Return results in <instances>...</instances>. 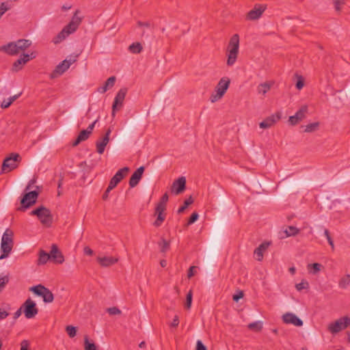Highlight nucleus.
<instances>
[{
	"mask_svg": "<svg viewBox=\"0 0 350 350\" xmlns=\"http://www.w3.org/2000/svg\"><path fill=\"white\" fill-rule=\"evenodd\" d=\"M79 12V10H76L69 23L66 25L55 37L53 38V42L54 44H57L62 42L69 35L77 31L82 21V18L78 16Z\"/></svg>",
	"mask_w": 350,
	"mask_h": 350,
	"instance_id": "nucleus-1",
	"label": "nucleus"
},
{
	"mask_svg": "<svg viewBox=\"0 0 350 350\" xmlns=\"http://www.w3.org/2000/svg\"><path fill=\"white\" fill-rule=\"evenodd\" d=\"M79 12V10H76L69 23L66 25L55 37L53 38V42L54 44H57L62 42L69 35L77 31L82 21V18L78 16Z\"/></svg>",
	"mask_w": 350,
	"mask_h": 350,
	"instance_id": "nucleus-2",
	"label": "nucleus"
},
{
	"mask_svg": "<svg viewBox=\"0 0 350 350\" xmlns=\"http://www.w3.org/2000/svg\"><path fill=\"white\" fill-rule=\"evenodd\" d=\"M14 246V232L10 228H7L3 232L1 241L0 259H4L9 256Z\"/></svg>",
	"mask_w": 350,
	"mask_h": 350,
	"instance_id": "nucleus-3",
	"label": "nucleus"
},
{
	"mask_svg": "<svg viewBox=\"0 0 350 350\" xmlns=\"http://www.w3.org/2000/svg\"><path fill=\"white\" fill-rule=\"evenodd\" d=\"M239 49V36L234 34L228 43L227 48V65L232 66L235 64Z\"/></svg>",
	"mask_w": 350,
	"mask_h": 350,
	"instance_id": "nucleus-4",
	"label": "nucleus"
},
{
	"mask_svg": "<svg viewBox=\"0 0 350 350\" xmlns=\"http://www.w3.org/2000/svg\"><path fill=\"white\" fill-rule=\"evenodd\" d=\"M31 215H36L40 222L46 226H49L53 220L50 210L45 206H40L30 213Z\"/></svg>",
	"mask_w": 350,
	"mask_h": 350,
	"instance_id": "nucleus-5",
	"label": "nucleus"
},
{
	"mask_svg": "<svg viewBox=\"0 0 350 350\" xmlns=\"http://www.w3.org/2000/svg\"><path fill=\"white\" fill-rule=\"evenodd\" d=\"M169 197L167 193H165L161 198L160 202L157 204L155 208V214L157 215V218L154 222V225L156 227L160 226L163 221L165 220V211L166 209V204L168 201Z\"/></svg>",
	"mask_w": 350,
	"mask_h": 350,
	"instance_id": "nucleus-6",
	"label": "nucleus"
},
{
	"mask_svg": "<svg viewBox=\"0 0 350 350\" xmlns=\"http://www.w3.org/2000/svg\"><path fill=\"white\" fill-rule=\"evenodd\" d=\"M230 83V80L228 77H223L219 80L215 88V93L210 97L211 103H215L222 98L228 90Z\"/></svg>",
	"mask_w": 350,
	"mask_h": 350,
	"instance_id": "nucleus-7",
	"label": "nucleus"
},
{
	"mask_svg": "<svg viewBox=\"0 0 350 350\" xmlns=\"http://www.w3.org/2000/svg\"><path fill=\"white\" fill-rule=\"evenodd\" d=\"M21 161V157L18 153H11L7 157L2 163L1 171L7 173L12 171L18 167V163Z\"/></svg>",
	"mask_w": 350,
	"mask_h": 350,
	"instance_id": "nucleus-8",
	"label": "nucleus"
},
{
	"mask_svg": "<svg viewBox=\"0 0 350 350\" xmlns=\"http://www.w3.org/2000/svg\"><path fill=\"white\" fill-rule=\"evenodd\" d=\"M29 290L36 295L41 297L44 303H51L54 299V296L52 292L42 284L32 286Z\"/></svg>",
	"mask_w": 350,
	"mask_h": 350,
	"instance_id": "nucleus-9",
	"label": "nucleus"
},
{
	"mask_svg": "<svg viewBox=\"0 0 350 350\" xmlns=\"http://www.w3.org/2000/svg\"><path fill=\"white\" fill-rule=\"evenodd\" d=\"M39 187L36 186V189L26 193L21 200V207L18 208V211H25L31 205L36 203L39 195Z\"/></svg>",
	"mask_w": 350,
	"mask_h": 350,
	"instance_id": "nucleus-10",
	"label": "nucleus"
},
{
	"mask_svg": "<svg viewBox=\"0 0 350 350\" xmlns=\"http://www.w3.org/2000/svg\"><path fill=\"white\" fill-rule=\"evenodd\" d=\"M21 307L25 317L28 319L34 318L38 313L36 304L31 298L26 299Z\"/></svg>",
	"mask_w": 350,
	"mask_h": 350,
	"instance_id": "nucleus-11",
	"label": "nucleus"
},
{
	"mask_svg": "<svg viewBox=\"0 0 350 350\" xmlns=\"http://www.w3.org/2000/svg\"><path fill=\"white\" fill-rule=\"evenodd\" d=\"M76 61L75 59L70 58L69 59H64L62 62H60L57 66L55 67V70L51 72L50 77L51 79L56 78L60 75H62L63 73H64L69 68L70 66Z\"/></svg>",
	"mask_w": 350,
	"mask_h": 350,
	"instance_id": "nucleus-12",
	"label": "nucleus"
},
{
	"mask_svg": "<svg viewBox=\"0 0 350 350\" xmlns=\"http://www.w3.org/2000/svg\"><path fill=\"white\" fill-rule=\"evenodd\" d=\"M129 171V168L128 167H124L120 169L111 178L109 183V190H112L114 189L117 185L125 177Z\"/></svg>",
	"mask_w": 350,
	"mask_h": 350,
	"instance_id": "nucleus-13",
	"label": "nucleus"
},
{
	"mask_svg": "<svg viewBox=\"0 0 350 350\" xmlns=\"http://www.w3.org/2000/svg\"><path fill=\"white\" fill-rule=\"evenodd\" d=\"M282 118V113L280 111H278L273 114L266 118L263 121L260 122L259 126L261 129H266L271 128L275 123H277Z\"/></svg>",
	"mask_w": 350,
	"mask_h": 350,
	"instance_id": "nucleus-14",
	"label": "nucleus"
},
{
	"mask_svg": "<svg viewBox=\"0 0 350 350\" xmlns=\"http://www.w3.org/2000/svg\"><path fill=\"white\" fill-rule=\"evenodd\" d=\"M267 8L266 5L256 4L247 14V19L250 21L258 20L261 17Z\"/></svg>",
	"mask_w": 350,
	"mask_h": 350,
	"instance_id": "nucleus-15",
	"label": "nucleus"
},
{
	"mask_svg": "<svg viewBox=\"0 0 350 350\" xmlns=\"http://www.w3.org/2000/svg\"><path fill=\"white\" fill-rule=\"evenodd\" d=\"M345 320V319H343V317H341L336 321L330 323L327 326L328 331L332 334H336L345 329L347 328Z\"/></svg>",
	"mask_w": 350,
	"mask_h": 350,
	"instance_id": "nucleus-16",
	"label": "nucleus"
},
{
	"mask_svg": "<svg viewBox=\"0 0 350 350\" xmlns=\"http://www.w3.org/2000/svg\"><path fill=\"white\" fill-rule=\"evenodd\" d=\"M126 94V89H120L117 93L112 105V116H115L116 111L119 109L123 103Z\"/></svg>",
	"mask_w": 350,
	"mask_h": 350,
	"instance_id": "nucleus-17",
	"label": "nucleus"
},
{
	"mask_svg": "<svg viewBox=\"0 0 350 350\" xmlns=\"http://www.w3.org/2000/svg\"><path fill=\"white\" fill-rule=\"evenodd\" d=\"M282 321L286 324H291L296 327H301L303 325V321L295 314L292 312H286L282 317Z\"/></svg>",
	"mask_w": 350,
	"mask_h": 350,
	"instance_id": "nucleus-18",
	"label": "nucleus"
},
{
	"mask_svg": "<svg viewBox=\"0 0 350 350\" xmlns=\"http://www.w3.org/2000/svg\"><path fill=\"white\" fill-rule=\"evenodd\" d=\"M186 178L184 176L178 178L174 180L171 187V192L174 195H178L185 189Z\"/></svg>",
	"mask_w": 350,
	"mask_h": 350,
	"instance_id": "nucleus-19",
	"label": "nucleus"
},
{
	"mask_svg": "<svg viewBox=\"0 0 350 350\" xmlns=\"http://www.w3.org/2000/svg\"><path fill=\"white\" fill-rule=\"evenodd\" d=\"M49 254L51 260L54 262L62 264L64 262V257L55 244L52 245Z\"/></svg>",
	"mask_w": 350,
	"mask_h": 350,
	"instance_id": "nucleus-20",
	"label": "nucleus"
},
{
	"mask_svg": "<svg viewBox=\"0 0 350 350\" xmlns=\"http://www.w3.org/2000/svg\"><path fill=\"white\" fill-rule=\"evenodd\" d=\"M144 172V166L139 167L134 172V173L132 174V176L129 180V186L131 188H133L138 185L139 182L140 181V180L142 177Z\"/></svg>",
	"mask_w": 350,
	"mask_h": 350,
	"instance_id": "nucleus-21",
	"label": "nucleus"
},
{
	"mask_svg": "<svg viewBox=\"0 0 350 350\" xmlns=\"http://www.w3.org/2000/svg\"><path fill=\"white\" fill-rule=\"evenodd\" d=\"M16 42H11L0 47V51L8 55H14L18 53Z\"/></svg>",
	"mask_w": 350,
	"mask_h": 350,
	"instance_id": "nucleus-22",
	"label": "nucleus"
},
{
	"mask_svg": "<svg viewBox=\"0 0 350 350\" xmlns=\"http://www.w3.org/2000/svg\"><path fill=\"white\" fill-rule=\"evenodd\" d=\"M30 59V55L23 54L13 64V70L15 71L20 70L22 68V65L25 64Z\"/></svg>",
	"mask_w": 350,
	"mask_h": 350,
	"instance_id": "nucleus-23",
	"label": "nucleus"
},
{
	"mask_svg": "<svg viewBox=\"0 0 350 350\" xmlns=\"http://www.w3.org/2000/svg\"><path fill=\"white\" fill-rule=\"evenodd\" d=\"M98 262L103 267H109L118 262V259L112 256L98 257Z\"/></svg>",
	"mask_w": 350,
	"mask_h": 350,
	"instance_id": "nucleus-24",
	"label": "nucleus"
},
{
	"mask_svg": "<svg viewBox=\"0 0 350 350\" xmlns=\"http://www.w3.org/2000/svg\"><path fill=\"white\" fill-rule=\"evenodd\" d=\"M269 245V242H264L255 249L254 255L256 256V260L258 261L262 260L263 258V252L268 248Z\"/></svg>",
	"mask_w": 350,
	"mask_h": 350,
	"instance_id": "nucleus-25",
	"label": "nucleus"
},
{
	"mask_svg": "<svg viewBox=\"0 0 350 350\" xmlns=\"http://www.w3.org/2000/svg\"><path fill=\"white\" fill-rule=\"evenodd\" d=\"M323 269V266L318 262L308 264L307 265V270L309 274L316 275Z\"/></svg>",
	"mask_w": 350,
	"mask_h": 350,
	"instance_id": "nucleus-26",
	"label": "nucleus"
},
{
	"mask_svg": "<svg viewBox=\"0 0 350 350\" xmlns=\"http://www.w3.org/2000/svg\"><path fill=\"white\" fill-rule=\"evenodd\" d=\"M273 82H265L260 83L257 87V92L259 94L265 95L271 89L273 85Z\"/></svg>",
	"mask_w": 350,
	"mask_h": 350,
	"instance_id": "nucleus-27",
	"label": "nucleus"
},
{
	"mask_svg": "<svg viewBox=\"0 0 350 350\" xmlns=\"http://www.w3.org/2000/svg\"><path fill=\"white\" fill-rule=\"evenodd\" d=\"M116 81V77L114 76L110 77L107 79L104 85L98 88V92L100 93H105L107 91V90L110 88H112Z\"/></svg>",
	"mask_w": 350,
	"mask_h": 350,
	"instance_id": "nucleus-28",
	"label": "nucleus"
},
{
	"mask_svg": "<svg viewBox=\"0 0 350 350\" xmlns=\"http://www.w3.org/2000/svg\"><path fill=\"white\" fill-rule=\"evenodd\" d=\"M90 133L88 131H87L86 130L81 131L79 133L77 139L73 142L72 145L74 146H76L78 144H79L81 142L85 141L86 139H88V137H90Z\"/></svg>",
	"mask_w": 350,
	"mask_h": 350,
	"instance_id": "nucleus-29",
	"label": "nucleus"
},
{
	"mask_svg": "<svg viewBox=\"0 0 350 350\" xmlns=\"http://www.w3.org/2000/svg\"><path fill=\"white\" fill-rule=\"evenodd\" d=\"M16 48L18 49V53L21 51H24L28 47H29L31 44V42L29 40L21 39L18 40L16 42Z\"/></svg>",
	"mask_w": 350,
	"mask_h": 350,
	"instance_id": "nucleus-30",
	"label": "nucleus"
},
{
	"mask_svg": "<svg viewBox=\"0 0 350 350\" xmlns=\"http://www.w3.org/2000/svg\"><path fill=\"white\" fill-rule=\"evenodd\" d=\"M109 142V138H107V137H103L101 141H98L96 142V149L97 152L99 154H103L105 151V146L107 145V144Z\"/></svg>",
	"mask_w": 350,
	"mask_h": 350,
	"instance_id": "nucleus-31",
	"label": "nucleus"
},
{
	"mask_svg": "<svg viewBox=\"0 0 350 350\" xmlns=\"http://www.w3.org/2000/svg\"><path fill=\"white\" fill-rule=\"evenodd\" d=\"M49 260H51L50 254L41 250L39 252V256L37 262L38 265H45Z\"/></svg>",
	"mask_w": 350,
	"mask_h": 350,
	"instance_id": "nucleus-32",
	"label": "nucleus"
},
{
	"mask_svg": "<svg viewBox=\"0 0 350 350\" xmlns=\"http://www.w3.org/2000/svg\"><path fill=\"white\" fill-rule=\"evenodd\" d=\"M308 112V106L307 105H303L301 107V108L295 113L294 116L299 120V121H301L306 118V115Z\"/></svg>",
	"mask_w": 350,
	"mask_h": 350,
	"instance_id": "nucleus-33",
	"label": "nucleus"
},
{
	"mask_svg": "<svg viewBox=\"0 0 350 350\" xmlns=\"http://www.w3.org/2000/svg\"><path fill=\"white\" fill-rule=\"evenodd\" d=\"M299 229L297 228L296 227L289 226L286 228L284 232L286 234V237H288L297 235L299 232Z\"/></svg>",
	"mask_w": 350,
	"mask_h": 350,
	"instance_id": "nucleus-34",
	"label": "nucleus"
},
{
	"mask_svg": "<svg viewBox=\"0 0 350 350\" xmlns=\"http://www.w3.org/2000/svg\"><path fill=\"white\" fill-rule=\"evenodd\" d=\"M350 284V275L347 274L340 279L338 286L341 288H347Z\"/></svg>",
	"mask_w": 350,
	"mask_h": 350,
	"instance_id": "nucleus-35",
	"label": "nucleus"
},
{
	"mask_svg": "<svg viewBox=\"0 0 350 350\" xmlns=\"http://www.w3.org/2000/svg\"><path fill=\"white\" fill-rule=\"evenodd\" d=\"M129 50L133 54H138L142 51V46L139 42H135L129 46Z\"/></svg>",
	"mask_w": 350,
	"mask_h": 350,
	"instance_id": "nucleus-36",
	"label": "nucleus"
},
{
	"mask_svg": "<svg viewBox=\"0 0 350 350\" xmlns=\"http://www.w3.org/2000/svg\"><path fill=\"white\" fill-rule=\"evenodd\" d=\"M247 327L251 330H253L255 332H259L262 328V322L260 321H254V322L250 323L247 325Z\"/></svg>",
	"mask_w": 350,
	"mask_h": 350,
	"instance_id": "nucleus-37",
	"label": "nucleus"
},
{
	"mask_svg": "<svg viewBox=\"0 0 350 350\" xmlns=\"http://www.w3.org/2000/svg\"><path fill=\"white\" fill-rule=\"evenodd\" d=\"M84 349L85 350H97L96 345L90 342L87 336L84 338Z\"/></svg>",
	"mask_w": 350,
	"mask_h": 350,
	"instance_id": "nucleus-38",
	"label": "nucleus"
},
{
	"mask_svg": "<svg viewBox=\"0 0 350 350\" xmlns=\"http://www.w3.org/2000/svg\"><path fill=\"white\" fill-rule=\"evenodd\" d=\"M319 126V123L317 122L308 124L305 126L304 131L306 133H312L316 131L318 129Z\"/></svg>",
	"mask_w": 350,
	"mask_h": 350,
	"instance_id": "nucleus-39",
	"label": "nucleus"
},
{
	"mask_svg": "<svg viewBox=\"0 0 350 350\" xmlns=\"http://www.w3.org/2000/svg\"><path fill=\"white\" fill-rule=\"evenodd\" d=\"M192 203L193 199L191 197H189V198L186 199L184 202V204L178 209V213L180 214L183 213L185 210L188 207V206L191 204Z\"/></svg>",
	"mask_w": 350,
	"mask_h": 350,
	"instance_id": "nucleus-40",
	"label": "nucleus"
},
{
	"mask_svg": "<svg viewBox=\"0 0 350 350\" xmlns=\"http://www.w3.org/2000/svg\"><path fill=\"white\" fill-rule=\"evenodd\" d=\"M66 331L70 338L75 337L77 334V328L72 325H68L66 327Z\"/></svg>",
	"mask_w": 350,
	"mask_h": 350,
	"instance_id": "nucleus-41",
	"label": "nucleus"
},
{
	"mask_svg": "<svg viewBox=\"0 0 350 350\" xmlns=\"http://www.w3.org/2000/svg\"><path fill=\"white\" fill-rule=\"evenodd\" d=\"M159 246L161 247V252H165L170 247V243L165 239H162L159 243Z\"/></svg>",
	"mask_w": 350,
	"mask_h": 350,
	"instance_id": "nucleus-42",
	"label": "nucleus"
},
{
	"mask_svg": "<svg viewBox=\"0 0 350 350\" xmlns=\"http://www.w3.org/2000/svg\"><path fill=\"white\" fill-rule=\"evenodd\" d=\"M345 2L343 0H336L334 1V8L337 12L340 11L342 7L345 5Z\"/></svg>",
	"mask_w": 350,
	"mask_h": 350,
	"instance_id": "nucleus-43",
	"label": "nucleus"
},
{
	"mask_svg": "<svg viewBox=\"0 0 350 350\" xmlns=\"http://www.w3.org/2000/svg\"><path fill=\"white\" fill-rule=\"evenodd\" d=\"M295 287H296V289L298 291H301L303 289L308 288V283L306 281H302L300 283L297 284Z\"/></svg>",
	"mask_w": 350,
	"mask_h": 350,
	"instance_id": "nucleus-44",
	"label": "nucleus"
},
{
	"mask_svg": "<svg viewBox=\"0 0 350 350\" xmlns=\"http://www.w3.org/2000/svg\"><path fill=\"white\" fill-rule=\"evenodd\" d=\"M9 278L8 276L0 277V292L5 288L6 284L8 282Z\"/></svg>",
	"mask_w": 350,
	"mask_h": 350,
	"instance_id": "nucleus-45",
	"label": "nucleus"
},
{
	"mask_svg": "<svg viewBox=\"0 0 350 350\" xmlns=\"http://www.w3.org/2000/svg\"><path fill=\"white\" fill-rule=\"evenodd\" d=\"M191 302H192V292L190 291L187 293V298H186L185 307L187 309H189L191 308Z\"/></svg>",
	"mask_w": 350,
	"mask_h": 350,
	"instance_id": "nucleus-46",
	"label": "nucleus"
},
{
	"mask_svg": "<svg viewBox=\"0 0 350 350\" xmlns=\"http://www.w3.org/2000/svg\"><path fill=\"white\" fill-rule=\"evenodd\" d=\"M107 312L111 315H116V314H119L121 313L120 310L116 307H111V308H108Z\"/></svg>",
	"mask_w": 350,
	"mask_h": 350,
	"instance_id": "nucleus-47",
	"label": "nucleus"
},
{
	"mask_svg": "<svg viewBox=\"0 0 350 350\" xmlns=\"http://www.w3.org/2000/svg\"><path fill=\"white\" fill-rule=\"evenodd\" d=\"M299 122V120L294 115L290 116L288 118V123L292 126L297 124Z\"/></svg>",
	"mask_w": 350,
	"mask_h": 350,
	"instance_id": "nucleus-48",
	"label": "nucleus"
},
{
	"mask_svg": "<svg viewBox=\"0 0 350 350\" xmlns=\"http://www.w3.org/2000/svg\"><path fill=\"white\" fill-rule=\"evenodd\" d=\"M10 8L5 3H2L0 5V18L4 14V13L8 10Z\"/></svg>",
	"mask_w": 350,
	"mask_h": 350,
	"instance_id": "nucleus-49",
	"label": "nucleus"
},
{
	"mask_svg": "<svg viewBox=\"0 0 350 350\" xmlns=\"http://www.w3.org/2000/svg\"><path fill=\"white\" fill-rule=\"evenodd\" d=\"M198 214L197 213H193L191 214L189 221H188V224H191L193 223H194L198 219Z\"/></svg>",
	"mask_w": 350,
	"mask_h": 350,
	"instance_id": "nucleus-50",
	"label": "nucleus"
},
{
	"mask_svg": "<svg viewBox=\"0 0 350 350\" xmlns=\"http://www.w3.org/2000/svg\"><path fill=\"white\" fill-rule=\"evenodd\" d=\"M13 102H11L10 98L8 100H3L1 104V107L3 109L9 107Z\"/></svg>",
	"mask_w": 350,
	"mask_h": 350,
	"instance_id": "nucleus-51",
	"label": "nucleus"
},
{
	"mask_svg": "<svg viewBox=\"0 0 350 350\" xmlns=\"http://www.w3.org/2000/svg\"><path fill=\"white\" fill-rule=\"evenodd\" d=\"M304 85V80L302 79L301 77H298V80L296 83V88L298 89V90H301Z\"/></svg>",
	"mask_w": 350,
	"mask_h": 350,
	"instance_id": "nucleus-52",
	"label": "nucleus"
},
{
	"mask_svg": "<svg viewBox=\"0 0 350 350\" xmlns=\"http://www.w3.org/2000/svg\"><path fill=\"white\" fill-rule=\"evenodd\" d=\"M196 350H206V347L203 345L201 340L197 341Z\"/></svg>",
	"mask_w": 350,
	"mask_h": 350,
	"instance_id": "nucleus-53",
	"label": "nucleus"
},
{
	"mask_svg": "<svg viewBox=\"0 0 350 350\" xmlns=\"http://www.w3.org/2000/svg\"><path fill=\"white\" fill-rule=\"evenodd\" d=\"M29 342L27 340H23L21 343V350H28Z\"/></svg>",
	"mask_w": 350,
	"mask_h": 350,
	"instance_id": "nucleus-54",
	"label": "nucleus"
},
{
	"mask_svg": "<svg viewBox=\"0 0 350 350\" xmlns=\"http://www.w3.org/2000/svg\"><path fill=\"white\" fill-rule=\"evenodd\" d=\"M9 313L4 310L3 309H0V321L5 319L7 317H8Z\"/></svg>",
	"mask_w": 350,
	"mask_h": 350,
	"instance_id": "nucleus-55",
	"label": "nucleus"
},
{
	"mask_svg": "<svg viewBox=\"0 0 350 350\" xmlns=\"http://www.w3.org/2000/svg\"><path fill=\"white\" fill-rule=\"evenodd\" d=\"M179 324V319L177 315H176L173 319V321L172 322L170 326L173 327H176Z\"/></svg>",
	"mask_w": 350,
	"mask_h": 350,
	"instance_id": "nucleus-56",
	"label": "nucleus"
},
{
	"mask_svg": "<svg viewBox=\"0 0 350 350\" xmlns=\"http://www.w3.org/2000/svg\"><path fill=\"white\" fill-rule=\"evenodd\" d=\"M98 119H96L95 121H94L92 124H90L87 129H85L87 131H88L90 134L92 133L96 123L98 122Z\"/></svg>",
	"mask_w": 350,
	"mask_h": 350,
	"instance_id": "nucleus-57",
	"label": "nucleus"
},
{
	"mask_svg": "<svg viewBox=\"0 0 350 350\" xmlns=\"http://www.w3.org/2000/svg\"><path fill=\"white\" fill-rule=\"evenodd\" d=\"M98 119H96L95 121H94L92 124H90L87 129H85L87 131H88L90 134L92 133L96 123L98 122Z\"/></svg>",
	"mask_w": 350,
	"mask_h": 350,
	"instance_id": "nucleus-58",
	"label": "nucleus"
},
{
	"mask_svg": "<svg viewBox=\"0 0 350 350\" xmlns=\"http://www.w3.org/2000/svg\"><path fill=\"white\" fill-rule=\"evenodd\" d=\"M84 254L88 256H92L93 254V250L89 247L86 246L83 249Z\"/></svg>",
	"mask_w": 350,
	"mask_h": 350,
	"instance_id": "nucleus-59",
	"label": "nucleus"
},
{
	"mask_svg": "<svg viewBox=\"0 0 350 350\" xmlns=\"http://www.w3.org/2000/svg\"><path fill=\"white\" fill-rule=\"evenodd\" d=\"M36 183V179H31V180H29L27 186L25 188V191L30 190V189L32 187L33 185H35Z\"/></svg>",
	"mask_w": 350,
	"mask_h": 350,
	"instance_id": "nucleus-60",
	"label": "nucleus"
},
{
	"mask_svg": "<svg viewBox=\"0 0 350 350\" xmlns=\"http://www.w3.org/2000/svg\"><path fill=\"white\" fill-rule=\"evenodd\" d=\"M243 296V293L240 291L238 294L233 295V300L235 301H238Z\"/></svg>",
	"mask_w": 350,
	"mask_h": 350,
	"instance_id": "nucleus-61",
	"label": "nucleus"
},
{
	"mask_svg": "<svg viewBox=\"0 0 350 350\" xmlns=\"http://www.w3.org/2000/svg\"><path fill=\"white\" fill-rule=\"evenodd\" d=\"M23 308L21 307L14 314V319H17L22 314Z\"/></svg>",
	"mask_w": 350,
	"mask_h": 350,
	"instance_id": "nucleus-62",
	"label": "nucleus"
},
{
	"mask_svg": "<svg viewBox=\"0 0 350 350\" xmlns=\"http://www.w3.org/2000/svg\"><path fill=\"white\" fill-rule=\"evenodd\" d=\"M196 268V267L192 266L189 268L188 271V278H191L194 275L193 269Z\"/></svg>",
	"mask_w": 350,
	"mask_h": 350,
	"instance_id": "nucleus-63",
	"label": "nucleus"
},
{
	"mask_svg": "<svg viewBox=\"0 0 350 350\" xmlns=\"http://www.w3.org/2000/svg\"><path fill=\"white\" fill-rule=\"evenodd\" d=\"M343 319H345V321L346 322L345 324L347 325V327H350V317H343Z\"/></svg>",
	"mask_w": 350,
	"mask_h": 350,
	"instance_id": "nucleus-64",
	"label": "nucleus"
}]
</instances>
